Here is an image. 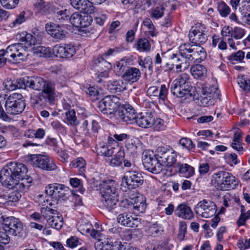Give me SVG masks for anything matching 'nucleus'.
Segmentation results:
<instances>
[{
  "instance_id": "obj_1",
  "label": "nucleus",
  "mask_w": 250,
  "mask_h": 250,
  "mask_svg": "<svg viewBox=\"0 0 250 250\" xmlns=\"http://www.w3.org/2000/svg\"><path fill=\"white\" fill-rule=\"evenodd\" d=\"M27 172V167L20 163L10 162L1 170L0 181L4 186L13 189L7 195L9 202L19 201L21 192L29 188L32 179L26 175Z\"/></svg>"
},
{
  "instance_id": "obj_2",
  "label": "nucleus",
  "mask_w": 250,
  "mask_h": 250,
  "mask_svg": "<svg viewBox=\"0 0 250 250\" xmlns=\"http://www.w3.org/2000/svg\"><path fill=\"white\" fill-rule=\"evenodd\" d=\"M21 82V86L27 87L42 92L31 97L32 105H45L47 103L51 104L55 100V93L53 84L50 81H46L40 77H26L23 78Z\"/></svg>"
},
{
  "instance_id": "obj_3",
  "label": "nucleus",
  "mask_w": 250,
  "mask_h": 250,
  "mask_svg": "<svg viewBox=\"0 0 250 250\" xmlns=\"http://www.w3.org/2000/svg\"><path fill=\"white\" fill-rule=\"evenodd\" d=\"M25 105V102L21 94L14 93L6 100V112L0 103V118L5 121H9L11 118L7 114L17 115L21 113L24 110Z\"/></svg>"
},
{
  "instance_id": "obj_4",
  "label": "nucleus",
  "mask_w": 250,
  "mask_h": 250,
  "mask_svg": "<svg viewBox=\"0 0 250 250\" xmlns=\"http://www.w3.org/2000/svg\"><path fill=\"white\" fill-rule=\"evenodd\" d=\"M115 181L112 180L104 181L100 185V193L104 206L111 211L115 208L118 201V188Z\"/></svg>"
},
{
  "instance_id": "obj_5",
  "label": "nucleus",
  "mask_w": 250,
  "mask_h": 250,
  "mask_svg": "<svg viewBox=\"0 0 250 250\" xmlns=\"http://www.w3.org/2000/svg\"><path fill=\"white\" fill-rule=\"evenodd\" d=\"M189 76L187 73L179 75L172 83L170 90L172 94L177 97L183 98L184 96H192V89L189 81Z\"/></svg>"
},
{
  "instance_id": "obj_6",
  "label": "nucleus",
  "mask_w": 250,
  "mask_h": 250,
  "mask_svg": "<svg viewBox=\"0 0 250 250\" xmlns=\"http://www.w3.org/2000/svg\"><path fill=\"white\" fill-rule=\"evenodd\" d=\"M27 161L33 167L42 170L52 171L57 168L53 160L45 155L30 154L27 157Z\"/></svg>"
},
{
  "instance_id": "obj_7",
  "label": "nucleus",
  "mask_w": 250,
  "mask_h": 250,
  "mask_svg": "<svg viewBox=\"0 0 250 250\" xmlns=\"http://www.w3.org/2000/svg\"><path fill=\"white\" fill-rule=\"evenodd\" d=\"M212 183L219 190H227L233 188L232 185H235V177L226 171H221L214 173Z\"/></svg>"
},
{
  "instance_id": "obj_8",
  "label": "nucleus",
  "mask_w": 250,
  "mask_h": 250,
  "mask_svg": "<svg viewBox=\"0 0 250 250\" xmlns=\"http://www.w3.org/2000/svg\"><path fill=\"white\" fill-rule=\"evenodd\" d=\"M115 70L117 75L121 76L124 81L130 84L137 82L141 77V71L138 68L134 67H124L120 63H117Z\"/></svg>"
},
{
  "instance_id": "obj_9",
  "label": "nucleus",
  "mask_w": 250,
  "mask_h": 250,
  "mask_svg": "<svg viewBox=\"0 0 250 250\" xmlns=\"http://www.w3.org/2000/svg\"><path fill=\"white\" fill-rule=\"evenodd\" d=\"M7 56L9 57V62L18 63L21 61H24L27 59L28 53L23 45L17 43L9 45L6 49Z\"/></svg>"
},
{
  "instance_id": "obj_10",
  "label": "nucleus",
  "mask_w": 250,
  "mask_h": 250,
  "mask_svg": "<svg viewBox=\"0 0 250 250\" xmlns=\"http://www.w3.org/2000/svg\"><path fill=\"white\" fill-rule=\"evenodd\" d=\"M144 177L137 168L127 170L122 178V185L125 183L129 189H135L143 184Z\"/></svg>"
},
{
  "instance_id": "obj_11",
  "label": "nucleus",
  "mask_w": 250,
  "mask_h": 250,
  "mask_svg": "<svg viewBox=\"0 0 250 250\" xmlns=\"http://www.w3.org/2000/svg\"><path fill=\"white\" fill-rule=\"evenodd\" d=\"M3 229L9 234L21 236L23 231V224L19 218L14 217H7L3 221Z\"/></svg>"
},
{
  "instance_id": "obj_12",
  "label": "nucleus",
  "mask_w": 250,
  "mask_h": 250,
  "mask_svg": "<svg viewBox=\"0 0 250 250\" xmlns=\"http://www.w3.org/2000/svg\"><path fill=\"white\" fill-rule=\"evenodd\" d=\"M157 159L162 167H170L174 166L177 162V154L172 150H167L164 147L157 148Z\"/></svg>"
},
{
  "instance_id": "obj_13",
  "label": "nucleus",
  "mask_w": 250,
  "mask_h": 250,
  "mask_svg": "<svg viewBox=\"0 0 250 250\" xmlns=\"http://www.w3.org/2000/svg\"><path fill=\"white\" fill-rule=\"evenodd\" d=\"M194 209L196 214L206 218L212 217L217 210L214 203L206 199L199 202Z\"/></svg>"
},
{
  "instance_id": "obj_14",
  "label": "nucleus",
  "mask_w": 250,
  "mask_h": 250,
  "mask_svg": "<svg viewBox=\"0 0 250 250\" xmlns=\"http://www.w3.org/2000/svg\"><path fill=\"white\" fill-rule=\"evenodd\" d=\"M121 206L126 208L132 206L134 211L136 213H144L146 208V200L142 196L130 199H125L122 201Z\"/></svg>"
},
{
  "instance_id": "obj_15",
  "label": "nucleus",
  "mask_w": 250,
  "mask_h": 250,
  "mask_svg": "<svg viewBox=\"0 0 250 250\" xmlns=\"http://www.w3.org/2000/svg\"><path fill=\"white\" fill-rule=\"evenodd\" d=\"M220 92L214 86L206 88L203 90V96L200 99V104L203 106H208L214 104V100L220 99Z\"/></svg>"
},
{
  "instance_id": "obj_16",
  "label": "nucleus",
  "mask_w": 250,
  "mask_h": 250,
  "mask_svg": "<svg viewBox=\"0 0 250 250\" xmlns=\"http://www.w3.org/2000/svg\"><path fill=\"white\" fill-rule=\"evenodd\" d=\"M202 28L201 25L191 27L188 34L191 44L200 45L207 42L208 36Z\"/></svg>"
},
{
  "instance_id": "obj_17",
  "label": "nucleus",
  "mask_w": 250,
  "mask_h": 250,
  "mask_svg": "<svg viewBox=\"0 0 250 250\" xmlns=\"http://www.w3.org/2000/svg\"><path fill=\"white\" fill-rule=\"evenodd\" d=\"M142 162L145 168L153 173H159L162 169L161 164L158 162L157 154L154 157L143 153Z\"/></svg>"
},
{
  "instance_id": "obj_18",
  "label": "nucleus",
  "mask_w": 250,
  "mask_h": 250,
  "mask_svg": "<svg viewBox=\"0 0 250 250\" xmlns=\"http://www.w3.org/2000/svg\"><path fill=\"white\" fill-rule=\"evenodd\" d=\"M53 54L61 58H70L75 54L76 50L71 44H57L52 49Z\"/></svg>"
},
{
  "instance_id": "obj_19",
  "label": "nucleus",
  "mask_w": 250,
  "mask_h": 250,
  "mask_svg": "<svg viewBox=\"0 0 250 250\" xmlns=\"http://www.w3.org/2000/svg\"><path fill=\"white\" fill-rule=\"evenodd\" d=\"M118 114L124 122L130 124L135 123L138 115L130 105H124L122 109L119 110Z\"/></svg>"
},
{
  "instance_id": "obj_20",
  "label": "nucleus",
  "mask_w": 250,
  "mask_h": 250,
  "mask_svg": "<svg viewBox=\"0 0 250 250\" xmlns=\"http://www.w3.org/2000/svg\"><path fill=\"white\" fill-rule=\"evenodd\" d=\"M45 29L49 35L57 40H62L66 37V31L63 27L52 22L47 23Z\"/></svg>"
},
{
  "instance_id": "obj_21",
  "label": "nucleus",
  "mask_w": 250,
  "mask_h": 250,
  "mask_svg": "<svg viewBox=\"0 0 250 250\" xmlns=\"http://www.w3.org/2000/svg\"><path fill=\"white\" fill-rule=\"evenodd\" d=\"M135 123L142 128H149L155 124V118L151 113H140L138 114Z\"/></svg>"
},
{
  "instance_id": "obj_22",
  "label": "nucleus",
  "mask_w": 250,
  "mask_h": 250,
  "mask_svg": "<svg viewBox=\"0 0 250 250\" xmlns=\"http://www.w3.org/2000/svg\"><path fill=\"white\" fill-rule=\"evenodd\" d=\"M117 220L122 225L130 228L137 227L140 224V219L126 212L119 214Z\"/></svg>"
},
{
  "instance_id": "obj_23",
  "label": "nucleus",
  "mask_w": 250,
  "mask_h": 250,
  "mask_svg": "<svg viewBox=\"0 0 250 250\" xmlns=\"http://www.w3.org/2000/svg\"><path fill=\"white\" fill-rule=\"evenodd\" d=\"M72 7L84 14H91L94 12V7L88 0H70Z\"/></svg>"
},
{
  "instance_id": "obj_24",
  "label": "nucleus",
  "mask_w": 250,
  "mask_h": 250,
  "mask_svg": "<svg viewBox=\"0 0 250 250\" xmlns=\"http://www.w3.org/2000/svg\"><path fill=\"white\" fill-rule=\"evenodd\" d=\"M200 45L191 43H185L179 47V51L183 52V54L187 56L191 62L194 61L196 52L199 51Z\"/></svg>"
},
{
  "instance_id": "obj_25",
  "label": "nucleus",
  "mask_w": 250,
  "mask_h": 250,
  "mask_svg": "<svg viewBox=\"0 0 250 250\" xmlns=\"http://www.w3.org/2000/svg\"><path fill=\"white\" fill-rule=\"evenodd\" d=\"M176 171L186 178H189L194 174V168L186 163L178 162L174 166Z\"/></svg>"
},
{
  "instance_id": "obj_26",
  "label": "nucleus",
  "mask_w": 250,
  "mask_h": 250,
  "mask_svg": "<svg viewBox=\"0 0 250 250\" xmlns=\"http://www.w3.org/2000/svg\"><path fill=\"white\" fill-rule=\"evenodd\" d=\"M19 36L20 42L19 43L23 45L25 50H26L27 48L38 43V41L36 37L25 31L19 34Z\"/></svg>"
},
{
  "instance_id": "obj_27",
  "label": "nucleus",
  "mask_w": 250,
  "mask_h": 250,
  "mask_svg": "<svg viewBox=\"0 0 250 250\" xmlns=\"http://www.w3.org/2000/svg\"><path fill=\"white\" fill-rule=\"evenodd\" d=\"M175 214L179 217L185 219H190L193 217V212L190 208L184 204L178 206L175 210Z\"/></svg>"
},
{
  "instance_id": "obj_28",
  "label": "nucleus",
  "mask_w": 250,
  "mask_h": 250,
  "mask_svg": "<svg viewBox=\"0 0 250 250\" xmlns=\"http://www.w3.org/2000/svg\"><path fill=\"white\" fill-rule=\"evenodd\" d=\"M34 6L36 11L42 15H48L52 10L50 3L44 0H37Z\"/></svg>"
},
{
  "instance_id": "obj_29",
  "label": "nucleus",
  "mask_w": 250,
  "mask_h": 250,
  "mask_svg": "<svg viewBox=\"0 0 250 250\" xmlns=\"http://www.w3.org/2000/svg\"><path fill=\"white\" fill-rule=\"evenodd\" d=\"M207 71L206 68L201 64L194 65L190 68L191 74L195 79H204L206 77Z\"/></svg>"
},
{
  "instance_id": "obj_30",
  "label": "nucleus",
  "mask_w": 250,
  "mask_h": 250,
  "mask_svg": "<svg viewBox=\"0 0 250 250\" xmlns=\"http://www.w3.org/2000/svg\"><path fill=\"white\" fill-rule=\"evenodd\" d=\"M115 148L102 143L96 146V151L98 155L105 157L111 156L114 153Z\"/></svg>"
},
{
  "instance_id": "obj_31",
  "label": "nucleus",
  "mask_w": 250,
  "mask_h": 250,
  "mask_svg": "<svg viewBox=\"0 0 250 250\" xmlns=\"http://www.w3.org/2000/svg\"><path fill=\"white\" fill-rule=\"evenodd\" d=\"M81 127L83 128V130L85 131V134L88 135H94L95 133H97L101 128L98 123L95 120H92L91 122V129L88 128V121L87 120L83 122Z\"/></svg>"
},
{
  "instance_id": "obj_32",
  "label": "nucleus",
  "mask_w": 250,
  "mask_h": 250,
  "mask_svg": "<svg viewBox=\"0 0 250 250\" xmlns=\"http://www.w3.org/2000/svg\"><path fill=\"white\" fill-rule=\"evenodd\" d=\"M108 90L113 93H116L123 91L125 89L123 81H109L107 84Z\"/></svg>"
},
{
  "instance_id": "obj_33",
  "label": "nucleus",
  "mask_w": 250,
  "mask_h": 250,
  "mask_svg": "<svg viewBox=\"0 0 250 250\" xmlns=\"http://www.w3.org/2000/svg\"><path fill=\"white\" fill-rule=\"evenodd\" d=\"M57 186L55 199L65 200L70 192L68 188L60 184H57Z\"/></svg>"
},
{
  "instance_id": "obj_34",
  "label": "nucleus",
  "mask_w": 250,
  "mask_h": 250,
  "mask_svg": "<svg viewBox=\"0 0 250 250\" xmlns=\"http://www.w3.org/2000/svg\"><path fill=\"white\" fill-rule=\"evenodd\" d=\"M179 54H169L168 56L167 62L166 63V66L172 70H173L174 67L179 71V69L181 68V64H180L178 63L179 60Z\"/></svg>"
},
{
  "instance_id": "obj_35",
  "label": "nucleus",
  "mask_w": 250,
  "mask_h": 250,
  "mask_svg": "<svg viewBox=\"0 0 250 250\" xmlns=\"http://www.w3.org/2000/svg\"><path fill=\"white\" fill-rule=\"evenodd\" d=\"M107 100V104H109L113 114L116 112L119 108L121 103L119 97L114 95H109L105 97Z\"/></svg>"
},
{
  "instance_id": "obj_36",
  "label": "nucleus",
  "mask_w": 250,
  "mask_h": 250,
  "mask_svg": "<svg viewBox=\"0 0 250 250\" xmlns=\"http://www.w3.org/2000/svg\"><path fill=\"white\" fill-rule=\"evenodd\" d=\"M48 224L52 228L56 229H60L63 225V218L61 215H59L58 213L56 215H54L52 217L48 219Z\"/></svg>"
},
{
  "instance_id": "obj_37",
  "label": "nucleus",
  "mask_w": 250,
  "mask_h": 250,
  "mask_svg": "<svg viewBox=\"0 0 250 250\" xmlns=\"http://www.w3.org/2000/svg\"><path fill=\"white\" fill-rule=\"evenodd\" d=\"M23 78L17 80L16 81H11V80H7L3 83L4 87L9 90H14L17 88H24L23 86H21V82H22Z\"/></svg>"
},
{
  "instance_id": "obj_38",
  "label": "nucleus",
  "mask_w": 250,
  "mask_h": 250,
  "mask_svg": "<svg viewBox=\"0 0 250 250\" xmlns=\"http://www.w3.org/2000/svg\"><path fill=\"white\" fill-rule=\"evenodd\" d=\"M216 4L217 10L221 17H226L230 14V9L225 2L218 1Z\"/></svg>"
},
{
  "instance_id": "obj_39",
  "label": "nucleus",
  "mask_w": 250,
  "mask_h": 250,
  "mask_svg": "<svg viewBox=\"0 0 250 250\" xmlns=\"http://www.w3.org/2000/svg\"><path fill=\"white\" fill-rule=\"evenodd\" d=\"M98 107L99 110L103 114L107 115L113 114L109 104H107V100H105V97L99 102Z\"/></svg>"
},
{
  "instance_id": "obj_40",
  "label": "nucleus",
  "mask_w": 250,
  "mask_h": 250,
  "mask_svg": "<svg viewBox=\"0 0 250 250\" xmlns=\"http://www.w3.org/2000/svg\"><path fill=\"white\" fill-rule=\"evenodd\" d=\"M138 50L142 51H148L150 49V44L146 38H141L138 40L136 44Z\"/></svg>"
},
{
  "instance_id": "obj_41",
  "label": "nucleus",
  "mask_w": 250,
  "mask_h": 250,
  "mask_svg": "<svg viewBox=\"0 0 250 250\" xmlns=\"http://www.w3.org/2000/svg\"><path fill=\"white\" fill-rule=\"evenodd\" d=\"M34 52L40 57H50L51 56V49L42 46H38L34 48Z\"/></svg>"
},
{
  "instance_id": "obj_42",
  "label": "nucleus",
  "mask_w": 250,
  "mask_h": 250,
  "mask_svg": "<svg viewBox=\"0 0 250 250\" xmlns=\"http://www.w3.org/2000/svg\"><path fill=\"white\" fill-rule=\"evenodd\" d=\"M125 153L123 151H119L110 161V165L112 167H118L122 165Z\"/></svg>"
},
{
  "instance_id": "obj_43",
  "label": "nucleus",
  "mask_w": 250,
  "mask_h": 250,
  "mask_svg": "<svg viewBox=\"0 0 250 250\" xmlns=\"http://www.w3.org/2000/svg\"><path fill=\"white\" fill-rule=\"evenodd\" d=\"M75 114V111L73 109H70L65 112V119L68 124L72 126L77 125L78 123Z\"/></svg>"
},
{
  "instance_id": "obj_44",
  "label": "nucleus",
  "mask_w": 250,
  "mask_h": 250,
  "mask_svg": "<svg viewBox=\"0 0 250 250\" xmlns=\"http://www.w3.org/2000/svg\"><path fill=\"white\" fill-rule=\"evenodd\" d=\"M244 57V52L241 50H239L236 53L231 54L227 58L231 63L234 64L235 63V62H242Z\"/></svg>"
},
{
  "instance_id": "obj_45",
  "label": "nucleus",
  "mask_w": 250,
  "mask_h": 250,
  "mask_svg": "<svg viewBox=\"0 0 250 250\" xmlns=\"http://www.w3.org/2000/svg\"><path fill=\"white\" fill-rule=\"evenodd\" d=\"M166 4H163L157 6L151 12V16L155 19H159L162 18L166 10Z\"/></svg>"
},
{
  "instance_id": "obj_46",
  "label": "nucleus",
  "mask_w": 250,
  "mask_h": 250,
  "mask_svg": "<svg viewBox=\"0 0 250 250\" xmlns=\"http://www.w3.org/2000/svg\"><path fill=\"white\" fill-rule=\"evenodd\" d=\"M241 214L237 221V225L240 226L244 225L246 221L250 219V210H248L246 212L244 211V207L241 206Z\"/></svg>"
},
{
  "instance_id": "obj_47",
  "label": "nucleus",
  "mask_w": 250,
  "mask_h": 250,
  "mask_svg": "<svg viewBox=\"0 0 250 250\" xmlns=\"http://www.w3.org/2000/svg\"><path fill=\"white\" fill-rule=\"evenodd\" d=\"M41 212L42 215L46 219L47 222H48V219H49V218L52 217L54 215H56L58 213L57 210L50 208L48 207L42 208L41 209Z\"/></svg>"
},
{
  "instance_id": "obj_48",
  "label": "nucleus",
  "mask_w": 250,
  "mask_h": 250,
  "mask_svg": "<svg viewBox=\"0 0 250 250\" xmlns=\"http://www.w3.org/2000/svg\"><path fill=\"white\" fill-rule=\"evenodd\" d=\"M179 226L178 238L180 241H182L184 240L185 235L187 233V225L186 222L182 221L179 222Z\"/></svg>"
},
{
  "instance_id": "obj_49",
  "label": "nucleus",
  "mask_w": 250,
  "mask_h": 250,
  "mask_svg": "<svg viewBox=\"0 0 250 250\" xmlns=\"http://www.w3.org/2000/svg\"><path fill=\"white\" fill-rule=\"evenodd\" d=\"M20 0H0L1 5L6 9H13L16 7Z\"/></svg>"
},
{
  "instance_id": "obj_50",
  "label": "nucleus",
  "mask_w": 250,
  "mask_h": 250,
  "mask_svg": "<svg viewBox=\"0 0 250 250\" xmlns=\"http://www.w3.org/2000/svg\"><path fill=\"white\" fill-rule=\"evenodd\" d=\"M238 84L240 87L245 91H250V78L244 76L239 78L237 81Z\"/></svg>"
},
{
  "instance_id": "obj_51",
  "label": "nucleus",
  "mask_w": 250,
  "mask_h": 250,
  "mask_svg": "<svg viewBox=\"0 0 250 250\" xmlns=\"http://www.w3.org/2000/svg\"><path fill=\"white\" fill-rule=\"evenodd\" d=\"M179 143L183 147L188 150H190L195 147L192 141L187 137L181 138L179 141Z\"/></svg>"
},
{
  "instance_id": "obj_52",
  "label": "nucleus",
  "mask_w": 250,
  "mask_h": 250,
  "mask_svg": "<svg viewBox=\"0 0 250 250\" xmlns=\"http://www.w3.org/2000/svg\"><path fill=\"white\" fill-rule=\"evenodd\" d=\"M69 11L66 9L59 10L56 12L55 17L57 20L60 21L69 19Z\"/></svg>"
},
{
  "instance_id": "obj_53",
  "label": "nucleus",
  "mask_w": 250,
  "mask_h": 250,
  "mask_svg": "<svg viewBox=\"0 0 250 250\" xmlns=\"http://www.w3.org/2000/svg\"><path fill=\"white\" fill-rule=\"evenodd\" d=\"M96 250H112L113 245L108 241L99 242L95 244Z\"/></svg>"
},
{
  "instance_id": "obj_54",
  "label": "nucleus",
  "mask_w": 250,
  "mask_h": 250,
  "mask_svg": "<svg viewBox=\"0 0 250 250\" xmlns=\"http://www.w3.org/2000/svg\"><path fill=\"white\" fill-rule=\"evenodd\" d=\"M82 15L77 12L73 13L69 18L70 23L74 26L79 28L80 25Z\"/></svg>"
},
{
  "instance_id": "obj_55",
  "label": "nucleus",
  "mask_w": 250,
  "mask_h": 250,
  "mask_svg": "<svg viewBox=\"0 0 250 250\" xmlns=\"http://www.w3.org/2000/svg\"><path fill=\"white\" fill-rule=\"evenodd\" d=\"M199 51L196 52L195 57L194 58V61L196 62H200L202 61H204L207 56L206 52L204 48L200 46V49Z\"/></svg>"
},
{
  "instance_id": "obj_56",
  "label": "nucleus",
  "mask_w": 250,
  "mask_h": 250,
  "mask_svg": "<svg viewBox=\"0 0 250 250\" xmlns=\"http://www.w3.org/2000/svg\"><path fill=\"white\" fill-rule=\"evenodd\" d=\"M57 184L55 183L53 184L49 185L45 188L46 193L51 196L53 198L55 199L56 197V191Z\"/></svg>"
},
{
  "instance_id": "obj_57",
  "label": "nucleus",
  "mask_w": 250,
  "mask_h": 250,
  "mask_svg": "<svg viewBox=\"0 0 250 250\" xmlns=\"http://www.w3.org/2000/svg\"><path fill=\"white\" fill-rule=\"evenodd\" d=\"M167 89L165 84L161 86L160 89L159 90V94L158 95L159 100L164 101L167 98Z\"/></svg>"
},
{
  "instance_id": "obj_58",
  "label": "nucleus",
  "mask_w": 250,
  "mask_h": 250,
  "mask_svg": "<svg viewBox=\"0 0 250 250\" xmlns=\"http://www.w3.org/2000/svg\"><path fill=\"white\" fill-rule=\"evenodd\" d=\"M239 10L242 16V19H243L250 13V4L249 2L244 3L239 8Z\"/></svg>"
},
{
  "instance_id": "obj_59",
  "label": "nucleus",
  "mask_w": 250,
  "mask_h": 250,
  "mask_svg": "<svg viewBox=\"0 0 250 250\" xmlns=\"http://www.w3.org/2000/svg\"><path fill=\"white\" fill-rule=\"evenodd\" d=\"M66 243L68 246L71 248H74L81 244L78 238L76 236H71L70 238L68 239L66 241Z\"/></svg>"
},
{
  "instance_id": "obj_60",
  "label": "nucleus",
  "mask_w": 250,
  "mask_h": 250,
  "mask_svg": "<svg viewBox=\"0 0 250 250\" xmlns=\"http://www.w3.org/2000/svg\"><path fill=\"white\" fill-rule=\"evenodd\" d=\"M10 58L7 56L6 50L1 49L0 50V67L4 66L8 61L9 62Z\"/></svg>"
},
{
  "instance_id": "obj_61",
  "label": "nucleus",
  "mask_w": 250,
  "mask_h": 250,
  "mask_svg": "<svg viewBox=\"0 0 250 250\" xmlns=\"http://www.w3.org/2000/svg\"><path fill=\"white\" fill-rule=\"evenodd\" d=\"M245 32L244 30L240 27H235L231 37H233L236 39H241L245 35Z\"/></svg>"
},
{
  "instance_id": "obj_62",
  "label": "nucleus",
  "mask_w": 250,
  "mask_h": 250,
  "mask_svg": "<svg viewBox=\"0 0 250 250\" xmlns=\"http://www.w3.org/2000/svg\"><path fill=\"white\" fill-rule=\"evenodd\" d=\"M25 12H21L16 17L15 20L13 21V24L14 26L17 25L21 24L26 21L25 17Z\"/></svg>"
},
{
  "instance_id": "obj_63",
  "label": "nucleus",
  "mask_w": 250,
  "mask_h": 250,
  "mask_svg": "<svg viewBox=\"0 0 250 250\" xmlns=\"http://www.w3.org/2000/svg\"><path fill=\"white\" fill-rule=\"evenodd\" d=\"M91 21L92 19L90 16L88 15H85L83 17L82 16L81 23H80V25L79 26V27L82 28L88 26L90 24Z\"/></svg>"
},
{
  "instance_id": "obj_64",
  "label": "nucleus",
  "mask_w": 250,
  "mask_h": 250,
  "mask_svg": "<svg viewBox=\"0 0 250 250\" xmlns=\"http://www.w3.org/2000/svg\"><path fill=\"white\" fill-rule=\"evenodd\" d=\"M94 63L100 68H103V66L108 69L110 63L106 61L102 57H98L94 60Z\"/></svg>"
}]
</instances>
